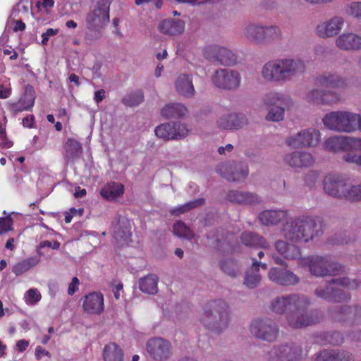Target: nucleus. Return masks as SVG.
Listing matches in <instances>:
<instances>
[{"mask_svg": "<svg viewBox=\"0 0 361 361\" xmlns=\"http://www.w3.org/2000/svg\"><path fill=\"white\" fill-rule=\"evenodd\" d=\"M265 104L269 106L266 119L271 121H279L283 119L284 113L292 105V100L288 95L280 93H270L264 99Z\"/></svg>", "mask_w": 361, "mask_h": 361, "instance_id": "12", "label": "nucleus"}, {"mask_svg": "<svg viewBox=\"0 0 361 361\" xmlns=\"http://www.w3.org/2000/svg\"><path fill=\"white\" fill-rule=\"evenodd\" d=\"M241 77L238 71L226 68L216 70L212 78L214 87L228 91H235L238 89Z\"/></svg>", "mask_w": 361, "mask_h": 361, "instance_id": "13", "label": "nucleus"}, {"mask_svg": "<svg viewBox=\"0 0 361 361\" xmlns=\"http://www.w3.org/2000/svg\"><path fill=\"white\" fill-rule=\"evenodd\" d=\"M249 329L254 337L268 343L275 342L279 336L278 324L269 317H259L253 319Z\"/></svg>", "mask_w": 361, "mask_h": 361, "instance_id": "11", "label": "nucleus"}, {"mask_svg": "<svg viewBox=\"0 0 361 361\" xmlns=\"http://www.w3.org/2000/svg\"><path fill=\"white\" fill-rule=\"evenodd\" d=\"M305 100L314 105H330L338 101L339 96L334 91L315 88L307 93Z\"/></svg>", "mask_w": 361, "mask_h": 361, "instance_id": "22", "label": "nucleus"}, {"mask_svg": "<svg viewBox=\"0 0 361 361\" xmlns=\"http://www.w3.org/2000/svg\"><path fill=\"white\" fill-rule=\"evenodd\" d=\"M66 157L68 159H75L78 158L82 152V147L79 142L68 139L65 145Z\"/></svg>", "mask_w": 361, "mask_h": 361, "instance_id": "44", "label": "nucleus"}, {"mask_svg": "<svg viewBox=\"0 0 361 361\" xmlns=\"http://www.w3.org/2000/svg\"><path fill=\"white\" fill-rule=\"evenodd\" d=\"M219 267L226 275L235 278L240 274L241 264L235 259L223 258L219 262Z\"/></svg>", "mask_w": 361, "mask_h": 361, "instance_id": "38", "label": "nucleus"}, {"mask_svg": "<svg viewBox=\"0 0 361 361\" xmlns=\"http://www.w3.org/2000/svg\"><path fill=\"white\" fill-rule=\"evenodd\" d=\"M351 322L355 324H361V306L355 305Z\"/></svg>", "mask_w": 361, "mask_h": 361, "instance_id": "63", "label": "nucleus"}, {"mask_svg": "<svg viewBox=\"0 0 361 361\" xmlns=\"http://www.w3.org/2000/svg\"><path fill=\"white\" fill-rule=\"evenodd\" d=\"M247 123L246 116L243 114L231 113L221 116L216 121L219 128L221 130H238Z\"/></svg>", "mask_w": 361, "mask_h": 361, "instance_id": "24", "label": "nucleus"}, {"mask_svg": "<svg viewBox=\"0 0 361 361\" xmlns=\"http://www.w3.org/2000/svg\"><path fill=\"white\" fill-rule=\"evenodd\" d=\"M300 255L301 253L300 247L295 245L290 244L286 250L284 258L288 260L296 259L300 258Z\"/></svg>", "mask_w": 361, "mask_h": 361, "instance_id": "55", "label": "nucleus"}, {"mask_svg": "<svg viewBox=\"0 0 361 361\" xmlns=\"http://www.w3.org/2000/svg\"><path fill=\"white\" fill-rule=\"evenodd\" d=\"M217 171L222 178L231 182H239L246 178L248 175L247 166L233 161L221 164Z\"/></svg>", "mask_w": 361, "mask_h": 361, "instance_id": "17", "label": "nucleus"}, {"mask_svg": "<svg viewBox=\"0 0 361 361\" xmlns=\"http://www.w3.org/2000/svg\"><path fill=\"white\" fill-rule=\"evenodd\" d=\"M347 12L356 18H361V2H351L348 6Z\"/></svg>", "mask_w": 361, "mask_h": 361, "instance_id": "57", "label": "nucleus"}, {"mask_svg": "<svg viewBox=\"0 0 361 361\" xmlns=\"http://www.w3.org/2000/svg\"><path fill=\"white\" fill-rule=\"evenodd\" d=\"M345 150L361 153V138L346 137Z\"/></svg>", "mask_w": 361, "mask_h": 361, "instance_id": "52", "label": "nucleus"}, {"mask_svg": "<svg viewBox=\"0 0 361 361\" xmlns=\"http://www.w3.org/2000/svg\"><path fill=\"white\" fill-rule=\"evenodd\" d=\"M9 109L15 114L23 111L29 110L20 99L16 103L11 104L9 106Z\"/></svg>", "mask_w": 361, "mask_h": 361, "instance_id": "59", "label": "nucleus"}, {"mask_svg": "<svg viewBox=\"0 0 361 361\" xmlns=\"http://www.w3.org/2000/svg\"><path fill=\"white\" fill-rule=\"evenodd\" d=\"M355 310L354 306L336 305L329 310V313L332 319L337 322L351 321L353 313Z\"/></svg>", "mask_w": 361, "mask_h": 361, "instance_id": "36", "label": "nucleus"}, {"mask_svg": "<svg viewBox=\"0 0 361 361\" xmlns=\"http://www.w3.org/2000/svg\"><path fill=\"white\" fill-rule=\"evenodd\" d=\"M188 113V109L181 103H169L161 109V115L166 119L181 118Z\"/></svg>", "mask_w": 361, "mask_h": 361, "instance_id": "34", "label": "nucleus"}, {"mask_svg": "<svg viewBox=\"0 0 361 361\" xmlns=\"http://www.w3.org/2000/svg\"><path fill=\"white\" fill-rule=\"evenodd\" d=\"M84 310L89 313H100L104 307L103 295L92 293L86 295L83 301Z\"/></svg>", "mask_w": 361, "mask_h": 361, "instance_id": "32", "label": "nucleus"}, {"mask_svg": "<svg viewBox=\"0 0 361 361\" xmlns=\"http://www.w3.org/2000/svg\"><path fill=\"white\" fill-rule=\"evenodd\" d=\"M317 83L323 87L338 89L347 86L346 79L336 73H324L316 78Z\"/></svg>", "mask_w": 361, "mask_h": 361, "instance_id": "27", "label": "nucleus"}, {"mask_svg": "<svg viewBox=\"0 0 361 361\" xmlns=\"http://www.w3.org/2000/svg\"><path fill=\"white\" fill-rule=\"evenodd\" d=\"M149 356L156 361H167L172 355V345L169 341L161 337L149 338L146 343Z\"/></svg>", "mask_w": 361, "mask_h": 361, "instance_id": "16", "label": "nucleus"}, {"mask_svg": "<svg viewBox=\"0 0 361 361\" xmlns=\"http://www.w3.org/2000/svg\"><path fill=\"white\" fill-rule=\"evenodd\" d=\"M324 125L331 130L351 133L361 130V115L348 111H332L322 119Z\"/></svg>", "mask_w": 361, "mask_h": 361, "instance_id": "6", "label": "nucleus"}, {"mask_svg": "<svg viewBox=\"0 0 361 361\" xmlns=\"http://www.w3.org/2000/svg\"><path fill=\"white\" fill-rule=\"evenodd\" d=\"M310 299L302 295L285 316L287 326L293 329H301L319 324L324 315L319 309L309 310Z\"/></svg>", "mask_w": 361, "mask_h": 361, "instance_id": "4", "label": "nucleus"}, {"mask_svg": "<svg viewBox=\"0 0 361 361\" xmlns=\"http://www.w3.org/2000/svg\"><path fill=\"white\" fill-rule=\"evenodd\" d=\"M332 284L346 287L349 288H356L358 284L355 280L350 281L348 277L333 279L327 282L325 286H319L314 290V294L326 301L334 302H341L349 301L351 295L349 293H345L341 289L331 286Z\"/></svg>", "mask_w": 361, "mask_h": 361, "instance_id": "7", "label": "nucleus"}, {"mask_svg": "<svg viewBox=\"0 0 361 361\" xmlns=\"http://www.w3.org/2000/svg\"><path fill=\"white\" fill-rule=\"evenodd\" d=\"M342 159L347 163L361 166V153H357L354 151H348L343 155Z\"/></svg>", "mask_w": 361, "mask_h": 361, "instance_id": "53", "label": "nucleus"}, {"mask_svg": "<svg viewBox=\"0 0 361 361\" xmlns=\"http://www.w3.org/2000/svg\"><path fill=\"white\" fill-rule=\"evenodd\" d=\"M203 56L207 60L223 66H233L237 61V57L231 50L217 44L206 47L203 49Z\"/></svg>", "mask_w": 361, "mask_h": 361, "instance_id": "15", "label": "nucleus"}, {"mask_svg": "<svg viewBox=\"0 0 361 361\" xmlns=\"http://www.w3.org/2000/svg\"><path fill=\"white\" fill-rule=\"evenodd\" d=\"M346 137H331L327 139L324 142V147L329 152H338L345 150Z\"/></svg>", "mask_w": 361, "mask_h": 361, "instance_id": "43", "label": "nucleus"}, {"mask_svg": "<svg viewBox=\"0 0 361 361\" xmlns=\"http://www.w3.org/2000/svg\"><path fill=\"white\" fill-rule=\"evenodd\" d=\"M144 101V94L142 91L138 90L126 95L122 99V103L128 106H135Z\"/></svg>", "mask_w": 361, "mask_h": 361, "instance_id": "47", "label": "nucleus"}, {"mask_svg": "<svg viewBox=\"0 0 361 361\" xmlns=\"http://www.w3.org/2000/svg\"><path fill=\"white\" fill-rule=\"evenodd\" d=\"M320 133L315 129H307L299 132L295 136L286 139L288 146L298 148L315 146L319 141Z\"/></svg>", "mask_w": 361, "mask_h": 361, "instance_id": "18", "label": "nucleus"}, {"mask_svg": "<svg viewBox=\"0 0 361 361\" xmlns=\"http://www.w3.org/2000/svg\"><path fill=\"white\" fill-rule=\"evenodd\" d=\"M300 295L301 294H289L276 297L270 303V310L276 314L286 315Z\"/></svg>", "mask_w": 361, "mask_h": 361, "instance_id": "26", "label": "nucleus"}, {"mask_svg": "<svg viewBox=\"0 0 361 361\" xmlns=\"http://www.w3.org/2000/svg\"><path fill=\"white\" fill-rule=\"evenodd\" d=\"M104 361H123L122 349L115 343L106 345L103 350Z\"/></svg>", "mask_w": 361, "mask_h": 361, "instance_id": "41", "label": "nucleus"}, {"mask_svg": "<svg viewBox=\"0 0 361 361\" xmlns=\"http://www.w3.org/2000/svg\"><path fill=\"white\" fill-rule=\"evenodd\" d=\"M177 92L182 96L190 98L195 94V88L190 75L182 74L178 76L176 82Z\"/></svg>", "mask_w": 361, "mask_h": 361, "instance_id": "35", "label": "nucleus"}, {"mask_svg": "<svg viewBox=\"0 0 361 361\" xmlns=\"http://www.w3.org/2000/svg\"><path fill=\"white\" fill-rule=\"evenodd\" d=\"M111 0H99L96 8L87 13L86 26L89 30L95 31L94 39L100 38V31L109 22V8Z\"/></svg>", "mask_w": 361, "mask_h": 361, "instance_id": "10", "label": "nucleus"}, {"mask_svg": "<svg viewBox=\"0 0 361 361\" xmlns=\"http://www.w3.org/2000/svg\"><path fill=\"white\" fill-rule=\"evenodd\" d=\"M225 198L233 204L243 205V190H230L227 192Z\"/></svg>", "mask_w": 361, "mask_h": 361, "instance_id": "51", "label": "nucleus"}, {"mask_svg": "<svg viewBox=\"0 0 361 361\" xmlns=\"http://www.w3.org/2000/svg\"><path fill=\"white\" fill-rule=\"evenodd\" d=\"M231 313V307L226 301L212 300L204 305L200 321L205 329L220 335L228 327Z\"/></svg>", "mask_w": 361, "mask_h": 361, "instance_id": "3", "label": "nucleus"}, {"mask_svg": "<svg viewBox=\"0 0 361 361\" xmlns=\"http://www.w3.org/2000/svg\"><path fill=\"white\" fill-rule=\"evenodd\" d=\"M20 99L25 104L28 109L32 107L35 99V90L32 85L27 84L25 86V91L23 95Z\"/></svg>", "mask_w": 361, "mask_h": 361, "instance_id": "49", "label": "nucleus"}, {"mask_svg": "<svg viewBox=\"0 0 361 361\" xmlns=\"http://www.w3.org/2000/svg\"><path fill=\"white\" fill-rule=\"evenodd\" d=\"M173 233L175 235L191 240L195 237V233L182 221H178L173 224Z\"/></svg>", "mask_w": 361, "mask_h": 361, "instance_id": "42", "label": "nucleus"}, {"mask_svg": "<svg viewBox=\"0 0 361 361\" xmlns=\"http://www.w3.org/2000/svg\"><path fill=\"white\" fill-rule=\"evenodd\" d=\"M328 342L333 345H339L343 342V337L339 331H332L326 334Z\"/></svg>", "mask_w": 361, "mask_h": 361, "instance_id": "54", "label": "nucleus"}, {"mask_svg": "<svg viewBox=\"0 0 361 361\" xmlns=\"http://www.w3.org/2000/svg\"><path fill=\"white\" fill-rule=\"evenodd\" d=\"M38 259L37 258L30 257L16 264L13 267L12 271L16 276H20L36 265Z\"/></svg>", "mask_w": 361, "mask_h": 361, "instance_id": "46", "label": "nucleus"}, {"mask_svg": "<svg viewBox=\"0 0 361 361\" xmlns=\"http://www.w3.org/2000/svg\"><path fill=\"white\" fill-rule=\"evenodd\" d=\"M159 278L155 274H149L139 280L140 290L147 294H156L158 291L157 283Z\"/></svg>", "mask_w": 361, "mask_h": 361, "instance_id": "40", "label": "nucleus"}, {"mask_svg": "<svg viewBox=\"0 0 361 361\" xmlns=\"http://www.w3.org/2000/svg\"><path fill=\"white\" fill-rule=\"evenodd\" d=\"M27 294L31 302H36L41 299V295L36 289H30L27 292Z\"/></svg>", "mask_w": 361, "mask_h": 361, "instance_id": "62", "label": "nucleus"}, {"mask_svg": "<svg viewBox=\"0 0 361 361\" xmlns=\"http://www.w3.org/2000/svg\"><path fill=\"white\" fill-rule=\"evenodd\" d=\"M154 133L157 137L164 141L179 140L188 136V130L184 123L171 121L157 126Z\"/></svg>", "mask_w": 361, "mask_h": 361, "instance_id": "14", "label": "nucleus"}, {"mask_svg": "<svg viewBox=\"0 0 361 361\" xmlns=\"http://www.w3.org/2000/svg\"><path fill=\"white\" fill-rule=\"evenodd\" d=\"M111 227L113 235L116 242L123 246L127 244L131 236V227L128 219L121 214H117Z\"/></svg>", "mask_w": 361, "mask_h": 361, "instance_id": "20", "label": "nucleus"}, {"mask_svg": "<svg viewBox=\"0 0 361 361\" xmlns=\"http://www.w3.org/2000/svg\"><path fill=\"white\" fill-rule=\"evenodd\" d=\"M286 217V212L283 210H266L260 212L258 219L266 226L277 225Z\"/></svg>", "mask_w": 361, "mask_h": 361, "instance_id": "37", "label": "nucleus"}, {"mask_svg": "<svg viewBox=\"0 0 361 361\" xmlns=\"http://www.w3.org/2000/svg\"><path fill=\"white\" fill-rule=\"evenodd\" d=\"M353 357L349 352L340 350L331 349L321 351L316 357L315 361H352Z\"/></svg>", "mask_w": 361, "mask_h": 361, "instance_id": "29", "label": "nucleus"}, {"mask_svg": "<svg viewBox=\"0 0 361 361\" xmlns=\"http://www.w3.org/2000/svg\"><path fill=\"white\" fill-rule=\"evenodd\" d=\"M263 200L261 196L254 192L243 190V205L257 206L262 204Z\"/></svg>", "mask_w": 361, "mask_h": 361, "instance_id": "48", "label": "nucleus"}, {"mask_svg": "<svg viewBox=\"0 0 361 361\" xmlns=\"http://www.w3.org/2000/svg\"><path fill=\"white\" fill-rule=\"evenodd\" d=\"M268 276L274 283L284 286H294L300 281L297 275L285 268L273 267L269 269Z\"/></svg>", "mask_w": 361, "mask_h": 361, "instance_id": "23", "label": "nucleus"}, {"mask_svg": "<svg viewBox=\"0 0 361 361\" xmlns=\"http://www.w3.org/2000/svg\"><path fill=\"white\" fill-rule=\"evenodd\" d=\"M310 273L317 277L336 276L344 271L343 267L327 256H312L305 262Z\"/></svg>", "mask_w": 361, "mask_h": 361, "instance_id": "9", "label": "nucleus"}, {"mask_svg": "<svg viewBox=\"0 0 361 361\" xmlns=\"http://www.w3.org/2000/svg\"><path fill=\"white\" fill-rule=\"evenodd\" d=\"M12 219L11 217L0 218V235L7 233L13 230Z\"/></svg>", "mask_w": 361, "mask_h": 361, "instance_id": "56", "label": "nucleus"}, {"mask_svg": "<svg viewBox=\"0 0 361 361\" xmlns=\"http://www.w3.org/2000/svg\"><path fill=\"white\" fill-rule=\"evenodd\" d=\"M344 19L341 16H334L320 23L316 27V34L321 38H329L337 35L342 30Z\"/></svg>", "mask_w": 361, "mask_h": 361, "instance_id": "21", "label": "nucleus"}, {"mask_svg": "<svg viewBox=\"0 0 361 361\" xmlns=\"http://www.w3.org/2000/svg\"><path fill=\"white\" fill-rule=\"evenodd\" d=\"M11 94V89L0 85V99H7Z\"/></svg>", "mask_w": 361, "mask_h": 361, "instance_id": "64", "label": "nucleus"}, {"mask_svg": "<svg viewBox=\"0 0 361 361\" xmlns=\"http://www.w3.org/2000/svg\"><path fill=\"white\" fill-rule=\"evenodd\" d=\"M243 36L255 45H266L283 39V33L279 26H267L251 22L243 26Z\"/></svg>", "mask_w": 361, "mask_h": 361, "instance_id": "5", "label": "nucleus"}, {"mask_svg": "<svg viewBox=\"0 0 361 361\" xmlns=\"http://www.w3.org/2000/svg\"><path fill=\"white\" fill-rule=\"evenodd\" d=\"M289 245L284 240H278L275 242L274 246L276 251L284 257Z\"/></svg>", "mask_w": 361, "mask_h": 361, "instance_id": "58", "label": "nucleus"}, {"mask_svg": "<svg viewBox=\"0 0 361 361\" xmlns=\"http://www.w3.org/2000/svg\"><path fill=\"white\" fill-rule=\"evenodd\" d=\"M207 238L211 241L212 245L221 250L225 242L224 232L219 229H214L207 234Z\"/></svg>", "mask_w": 361, "mask_h": 361, "instance_id": "45", "label": "nucleus"}, {"mask_svg": "<svg viewBox=\"0 0 361 361\" xmlns=\"http://www.w3.org/2000/svg\"><path fill=\"white\" fill-rule=\"evenodd\" d=\"M336 46L342 50H358L361 49V37L354 33H345L336 40Z\"/></svg>", "mask_w": 361, "mask_h": 361, "instance_id": "28", "label": "nucleus"}, {"mask_svg": "<svg viewBox=\"0 0 361 361\" xmlns=\"http://www.w3.org/2000/svg\"><path fill=\"white\" fill-rule=\"evenodd\" d=\"M241 243L250 247L268 249L269 247V243L266 239L255 232L246 231L240 234Z\"/></svg>", "mask_w": 361, "mask_h": 361, "instance_id": "30", "label": "nucleus"}, {"mask_svg": "<svg viewBox=\"0 0 361 361\" xmlns=\"http://www.w3.org/2000/svg\"><path fill=\"white\" fill-rule=\"evenodd\" d=\"M324 190L330 196L345 198L348 183L338 175L327 176L324 179Z\"/></svg>", "mask_w": 361, "mask_h": 361, "instance_id": "19", "label": "nucleus"}, {"mask_svg": "<svg viewBox=\"0 0 361 361\" xmlns=\"http://www.w3.org/2000/svg\"><path fill=\"white\" fill-rule=\"evenodd\" d=\"M267 361H302L305 358L300 344L288 342L273 345L264 354Z\"/></svg>", "mask_w": 361, "mask_h": 361, "instance_id": "8", "label": "nucleus"}, {"mask_svg": "<svg viewBox=\"0 0 361 361\" xmlns=\"http://www.w3.org/2000/svg\"><path fill=\"white\" fill-rule=\"evenodd\" d=\"M252 266L245 274L244 284L250 289L257 287L261 281L262 277L259 274V264H257L256 257L252 256Z\"/></svg>", "mask_w": 361, "mask_h": 361, "instance_id": "31", "label": "nucleus"}, {"mask_svg": "<svg viewBox=\"0 0 361 361\" xmlns=\"http://www.w3.org/2000/svg\"><path fill=\"white\" fill-rule=\"evenodd\" d=\"M305 70L304 62L298 59L281 58L266 63L262 76L268 82H286L300 76Z\"/></svg>", "mask_w": 361, "mask_h": 361, "instance_id": "2", "label": "nucleus"}, {"mask_svg": "<svg viewBox=\"0 0 361 361\" xmlns=\"http://www.w3.org/2000/svg\"><path fill=\"white\" fill-rule=\"evenodd\" d=\"M79 283H80V281L77 277H73L72 279V281L69 284L68 288V294L69 295H73L78 290Z\"/></svg>", "mask_w": 361, "mask_h": 361, "instance_id": "61", "label": "nucleus"}, {"mask_svg": "<svg viewBox=\"0 0 361 361\" xmlns=\"http://www.w3.org/2000/svg\"><path fill=\"white\" fill-rule=\"evenodd\" d=\"M204 202L205 200L201 197L185 204L184 207L186 208L187 211L188 212L192 209L203 205Z\"/></svg>", "mask_w": 361, "mask_h": 361, "instance_id": "60", "label": "nucleus"}, {"mask_svg": "<svg viewBox=\"0 0 361 361\" xmlns=\"http://www.w3.org/2000/svg\"><path fill=\"white\" fill-rule=\"evenodd\" d=\"M282 233L286 240L292 243H307L323 233L322 222L318 216H300L286 222Z\"/></svg>", "mask_w": 361, "mask_h": 361, "instance_id": "1", "label": "nucleus"}, {"mask_svg": "<svg viewBox=\"0 0 361 361\" xmlns=\"http://www.w3.org/2000/svg\"><path fill=\"white\" fill-rule=\"evenodd\" d=\"M286 164L292 168L309 167L314 162L312 154L305 151H295L286 154L283 157Z\"/></svg>", "mask_w": 361, "mask_h": 361, "instance_id": "25", "label": "nucleus"}, {"mask_svg": "<svg viewBox=\"0 0 361 361\" xmlns=\"http://www.w3.org/2000/svg\"><path fill=\"white\" fill-rule=\"evenodd\" d=\"M124 188L121 183L111 182L106 185L100 190L102 197L107 200H113L123 194Z\"/></svg>", "mask_w": 361, "mask_h": 361, "instance_id": "39", "label": "nucleus"}, {"mask_svg": "<svg viewBox=\"0 0 361 361\" xmlns=\"http://www.w3.org/2000/svg\"><path fill=\"white\" fill-rule=\"evenodd\" d=\"M344 199L349 201L361 200V185H353L348 184V190Z\"/></svg>", "mask_w": 361, "mask_h": 361, "instance_id": "50", "label": "nucleus"}, {"mask_svg": "<svg viewBox=\"0 0 361 361\" xmlns=\"http://www.w3.org/2000/svg\"><path fill=\"white\" fill-rule=\"evenodd\" d=\"M158 28L165 35H177L184 31L185 22L180 19H166L161 21Z\"/></svg>", "mask_w": 361, "mask_h": 361, "instance_id": "33", "label": "nucleus"}]
</instances>
